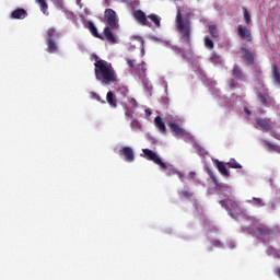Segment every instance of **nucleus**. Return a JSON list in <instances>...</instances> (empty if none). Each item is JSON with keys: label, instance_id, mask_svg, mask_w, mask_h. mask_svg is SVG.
Returning <instances> with one entry per match:
<instances>
[{"label": "nucleus", "instance_id": "a19ab883", "mask_svg": "<svg viewBox=\"0 0 280 280\" xmlns=\"http://www.w3.org/2000/svg\"><path fill=\"white\" fill-rule=\"evenodd\" d=\"M129 104H131L132 108H137L139 106V103L136 98H128Z\"/></svg>", "mask_w": 280, "mask_h": 280}, {"label": "nucleus", "instance_id": "ea45409f", "mask_svg": "<svg viewBox=\"0 0 280 280\" xmlns=\"http://www.w3.org/2000/svg\"><path fill=\"white\" fill-rule=\"evenodd\" d=\"M211 244H212V246H214L215 248H223V246H224V245L222 244V242L219 241V240L212 241Z\"/></svg>", "mask_w": 280, "mask_h": 280}, {"label": "nucleus", "instance_id": "c9c22d12", "mask_svg": "<svg viewBox=\"0 0 280 280\" xmlns=\"http://www.w3.org/2000/svg\"><path fill=\"white\" fill-rule=\"evenodd\" d=\"M92 100H96V102H100L101 104H106V101L102 100V96L95 92L90 93Z\"/></svg>", "mask_w": 280, "mask_h": 280}, {"label": "nucleus", "instance_id": "09e8293b", "mask_svg": "<svg viewBox=\"0 0 280 280\" xmlns=\"http://www.w3.org/2000/svg\"><path fill=\"white\" fill-rule=\"evenodd\" d=\"M275 273H276L277 277H279V279H280V268L276 269Z\"/></svg>", "mask_w": 280, "mask_h": 280}, {"label": "nucleus", "instance_id": "2eb2a0df", "mask_svg": "<svg viewBox=\"0 0 280 280\" xmlns=\"http://www.w3.org/2000/svg\"><path fill=\"white\" fill-rule=\"evenodd\" d=\"M232 75L233 78H236V80H241V82H246V75H244L242 68H240L237 65L233 66Z\"/></svg>", "mask_w": 280, "mask_h": 280}, {"label": "nucleus", "instance_id": "2f4dec72", "mask_svg": "<svg viewBox=\"0 0 280 280\" xmlns=\"http://www.w3.org/2000/svg\"><path fill=\"white\" fill-rule=\"evenodd\" d=\"M203 45L206 49H209L210 51L213 49V47H215V44L211 38H209V36L203 37Z\"/></svg>", "mask_w": 280, "mask_h": 280}, {"label": "nucleus", "instance_id": "3c124183", "mask_svg": "<svg viewBox=\"0 0 280 280\" xmlns=\"http://www.w3.org/2000/svg\"><path fill=\"white\" fill-rule=\"evenodd\" d=\"M208 250H210V252L213 250V247H210Z\"/></svg>", "mask_w": 280, "mask_h": 280}, {"label": "nucleus", "instance_id": "58836bf2", "mask_svg": "<svg viewBox=\"0 0 280 280\" xmlns=\"http://www.w3.org/2000/svg\"><path fill=\"white\" fill-rule=\"evenodd\" d=\"M266 144H267V147H269L271 150H273V152H277L278 154H280V147H279V145L273 144V143H271V142H267Z\"/></svg>", "mask_w": 280, "mask_h": 280}, {"label": "nucleus", "instance_id": "0eeeda50", "mask_svg": "<svg viewBox=\"0 0 280 280\" xmlns=\"http://www.w3.org/2000/svg\"><path fill=\"white\" fill-rule=\"evenodd\" d=\"M237 36L241 38V40H246V43L253 42V34L250 33V28H248V26H243L240 24L237 26Z\"/></svg>", "mask_w": 280, "mask_h": 280}, {"label": "nucleus", "instance_id": "412c9836", "mask_svg": "<svg viewBox=\"0 0 280 280\" xmlns=\"http://www.w3.org/2000/svg\"><path fill=\"white\" fill-rule=\"evenodd\" d=\"M26 16H27V11L25 9H15L11 13V19L21 20V19H25Z\"/></svg>", "mask_w": 280, "mask_h": 280}, {"label": "nucleus", "instance_id": "8fccbe9b", "mask_svg": "<svg viewBox=\"0 0 280 280\" xmlns=\"http://www.w3.org/2000/svg\"><path fill=\"white\" fill-rule=\"evenodd\" d=\"M245 113H247L248 115H250V112L248 110V108H245Z\"/></svg>", "mask_w": 280, "mask_h": 280}, {"label": "nucleus", "instance_id": "dca6fc26", "mask_svg": "<svg viewBox=\"0 0 280 280\" xmlns=\"http://www.w3.org/2000/svg\"><path fill=\"white\" fill-rule=\"evenodd\" d=\"M257 98L259 100L260 104H262V106H269L272 104V97H270L268 93L258 92Z\"/></svg>", "mask_w": 280, "mask_h": 280}, {"label": "nucleus", "instance_id": "6e6552de", "mask_svg": "<svg viewBox=\"0 0 280 280\" xmlns=\"http://www.w3.org/2000/svg\"><path fill=\"white\" fill-rule=\"evenodd\" d=\"M142 152L147 161H152L153 163H155V165H162L163 167H165V162H163V160L159 158V154H156V152L150 149H143Z\"/></svg>", "mask_w": 280, "mask_h": 280}, {"label": "nucleus", "instance_id": "a18cd8bd", "mask_svg": "<svg viewBox=\"0 0 280 280\" xmlns=\"http://www.w3.org/2000/svg\"><path fill=\"white\" fill-rule=\"evenodd\" d=\"M229 86H230V89H235V86H236V84H235V80H231L230 82H229Z\"/></svg>", "mask_w": 280, "mask_h": 280}, {"label": "nucleus", "instance_id": "5701e85b", "mask_svg": "<svg viewBox=\"0 0 280 280\" xmlns=\"http://www.w3.org/2000/svg\"><path fill=\"white\" fill-rule=\"evenodd\" d=\"M159 167H161L164 171L166 176H175V174H176V168L172 165H167L166 163H164V166L159 165Z\"/></svg>", "mask_w": 280, "mask_h": 280}, {"label": "nucleus", "instance_id": "20e7f679", "mask_svg": "<svg viewBox=\"0 0 280 280\" xmlns=\"http://www.w3.org/2000/svg\"><path fill=\"white\" fill-rule=\"evenodd\" d=\"M126 62L131 71V73H136L140 80H143L145 78V73L148 72V68H145L147 63L145 61H141L140 63H137V60L126 58Z\"/></svg>", "mask_w": 280, "mask_h": 280}, {"label": "nucleus", "instance_id": "f8f14e48", "mask_svg": "<svg viewBox=\"0 0 280 280\" xmlns=\"http://www.w3.org/2000/svg\"><path fill=\"white\" fill-rule=\"evenodd\" d=\"M154 126L161 132V135H167V127L165 126V121L161 116H156L154 118Z\"/></svg>", "mask_w": 280, "mask_h": 280}, {"label": "nucleus", "instance_id": "f257e3e1", "mask_svg": "<svg viewBox=\"0 0 280 280\" xmlns=\"http://www.w3.org/2000/svg\"><path fill=\"white\" fill-rule=\"evenodd\" d=\"M93 58L95 60L94 75L97 82H101V84H106L107 86L115 84V82H117V72L113 67V63L104 59H100L97 55H93Z\"/></svg>", "mask_w": 280, "mask_h": 280}, {"label": "nucleus", "instance_id": "bb28decb", "mask_svg": "<svg viewBox=\"0 0 280 280\" xmlns=\"http://www.w3.org/2000/svg\"><path fill=\"white\" fill-rule=\"evenodd\" d=\"M210 62H212V65H222V57L218 55V52L212 51L210 54Z\"/></svg>", "mask_w": 280, "mask_h": 280}, {"label": "nucleus", "instance_id": "de8ad7c7", "mask_svg": "<svg viewBox=\"0 0 280 280\" xmlns=\"http://www.w3.org/2000/svg\"><path fill=\"white\" fill-rule=\"evenodd\" d=\"M188 178H191L192 180H195V178H196V172H189Z\"/></svg>", "mask_w": 280, "mask_h": 280}, {"label": "nucleus", "instance_id": "6ab92c4d", "mask_svg": "<svg viewBox=\"0 0 280 280\" xmlns=\"http://www.w3.org/2000/svg\"><path fill=\"white\" fill-rule=\"evenodd\" d=\"M106 102L110 108H117V96L112 91L107 92Z\"/></svg>", "mask_w": 280, "mask_h": 280}, {"label": "nucleus", "instance_id": "f3484780", "mask_svg": "<svg viewBox=\"0 0 280 280\" xmlns=\"http://www.w3.org/2000/svg\"><path fill=\"white\" fill-rule=\"evenodd\" d=\"M88 30L94 36V38H100V40H104V36L102 34H98L97 26L92 21L88 22Z\"/></svg>", "mask_w": 280, "mask_h": 280}, {"label": "nucleus", "instance_id": "423d86ee", "mask_svg": "<svg viewBox=\"0 0 280 280\" xmlns=\"http://www.w3.org/2000/svg\"><path fill=\"white\" fill-rule=\"evenodd\" d=\"M105 20L112 30H117V27H119V24L117 23V12H115V10L106 9Z\"/></svg>", "mask_w": 280, "mask_h": 280}, {"label": "nucleus", "instance_id": "9d476101", "mask_svg": "<svg viewBox=\"0 0 280 280\" xmlns=\"http://www.w3.org/2000/svg\"><path fill=\"white\" fill-rule=\"evenodd\" d=\"M255 233H257L260 237H270L272 234V230L270 226L264 224V223H258L254 228Z\"/></svg>", "mask_w": 280, "mask_h": 280}, {"label": "nucleus", "instance_id": "9b49d317", "mask_svg": "<svg viewBox=\"0 0 280 280\" xmlns=\"http://www.w3.org/2000/svg\"><path fill=\"white\" fill-rule=\"evenodd\" d=\"M133 19L137 20V22L140 25H143L144 27H150V22L148 21V16L145 15V12H143L142 10H136L132 13Z\"/></svg>", "mask_w": 280, "mask_h": 280}, {"label": "nucleus", "instance_id": "79ce46f5", "mask_svg": "<svg viewBox=\"0 0 280 280\" xmlns=\"http://www.w3.org/2000/svg\"><path fill=\"white\" fill-rule=\"evenodd\" d=\"M208 175L210 176L212 183L215 184L218 182V178L215 177V174L213 173V171L209 170Z\"/></svg>", "mask_w": 280, "mask_h": 280}, {"label": "nucleus", "instance_id": "7ed1b4c3", "mask_svg": "<svg viewBox=\"0 0 280 280\" xmlns=\"http://www.w3.org/2000/svg\"><path fill=\"white\" fill-rule=\"evenodd\" d=\"M54 38H60V32L56 31V27H49L47 30V37H46V51L48 54H58V44Z\"/></svg>", "mask_w": 280, "mask_h": 280}, {"label": "nucleus", "instance_id": "4468645a", "mask_svg": "<svg viewBox=\"0 0 280 280\" xmlns=\"http://www.w3.org/2000/svg\"><path fill=\"white\" fill-rule=\"evenodd\" d=\"M166 47L168 49H172L174 51V54H176L177 56H182L183 60L187 59V51H185V49L178 47V46H174L170 43H166Z\"/></svg>", "mask_w": 280, "mask_h": 280}, {"label": "nucleus", "instance_id": "b1692460", "mask_svg": "<svg viewBox=\"0 0 280 280\" xmlns=\"http://www.w3.org/2000/svg\"><path fill=\"white\" fill-rule=\"evenodd\" d=\"M256 122L259 127L262 128V130H272V125H270V122L264 118L257 119Z\"/></svg>", "mask_w": 280, "mask_h": 280}, {"label": "nucleus", "instance_id": "4c0bfd02", "mask_svg": "<svg viewBox=\"0 0 280 280\" xmlns=\"http://www.w3.org/2000/svg\"><path fill=\"white\" fill-rule=\"evenodd\" d=\"M130 128H131V130H137V129L141 128V122H139V120H137V119H132L130 122Z\"/></svg>", "mask_w": 280, "mask_h": 280}, {"label": "nucleus", "instance_id": "4be33fe9", "mask_svg": "<svg viewBox=\"0 0 280 280\" xmlns=\"http://www.w3.org/2000/svg\"><path fill=\"white\" fill-rule=\"evenodd\" d=\"M103 34L105 36V39L107 40V43H117V38H115V35L113 34V31H110V27H105L103 31Z\"/></svg>", "mask_w": 280, "mask_h": 280}, {"label": "nucleus", "instance_id": "49530a36", "mask_svg": "<svg viewBox=\"0 0 280 280\" xmlns=\"http://www.w3.org/2000/svg\"><path fill=\"white\" fill-rule=\"evenodd\" d=\"M175 174L178 175L179 180H182V183H183L184 182L183 178L185 177V175L183 173H180V172H177V171H176Z\"/></svg>", "mask_w": 280, "mask_h": 280}, {"label": "nucleus", "instance_id": "a211bd4d", "mask_svg": "<svg viewBox=\"0 0 280 280\" xmlns=\"http://www.w3.org/2000/svg\"><path fill=\"white\" fill-rule=\"evenodd\" d=\"M214 163L220 174H222V176H231V173H229V170L226 168V164H224V162H220V160H214Z\"/></svg>", "mask_w": 280, "mask_h": 280}, {"label": "nucleus", "instance_id": "603ef678", "mask_svg": "<svg viewBox=\"0 0 280 280\" xmlns=\"http://www.w3.org/2000/svg\"><path fill=\"white\" fill-rule=\"evenodd\" d=\"M77 3L80 4V0H77Z\"/></svg>", "mask_w": 280, "mask_h": 280}, {"label": "nucleus", "instance_id": "1a4fd4ad", "mask_svg": "<svg viewBox=\"0 0 280 280\" xmlns=\"http://www.w3.org/2000/svg\"><path fill=\"white\" fill-rule=\"evenodd\" d=\"M118 154L119 156H124L127 163H132V161H135V151L130 147H120Z\"/></svg>", "mask_w": 280, "mask_h": 280}, {"label": "nucleus", "instance_id": "7c9ffc66", "mask_svg": "<svg viewBox=\"0 0 280 280\" xmlns=\"http://www.w3.org/2000/svg\"><path fill=\"white\" fill-rule=\"evenodd\" d=\"M36 2L38 3V5L40 8V12H43V14H47V10H49V4H47V1L36 0Z\"/></svg>", "mask_w": 280, "mask_h": 280}, {"label": "nucleus", "instance_id": "ddd939ff", "mask_svg": "<svg viewBox=\"0 0 280 280\" xmlns=\"http://www.w3.org/2000/svg\"><path fill=\"white\" fill-rule=\"evenodd\" d=\"M168 128L171 131L174 132L175 137H185V129H183L176 122H170Z\"/></svg>", "mask_w": 280, "mask_h": 280}, {"label": "nucleus", "instance_id": "e433bc0d", "mask_svg": "<svg viewBox=\"0 0 280 280\" xmlns=\"http://www.w3.org/2000/svg\"><path fill=\"white\" fill-rule=\"evenodd\" d=\"M125 117L126 119H132V117H135V110L130 109V107H126Z\"/></svg>", "mask_w": 280, "mask_h": 280}, {"label": "nucleus", "instance_id": "cd10ccee", "mask_svg": "<svg viewBox=\"0 0 280 280\" xmlns=\"http://www.w3.org/2000/svg\"><path fill=\"white\" fill-rule=\"evenodd\" d=\"M272 78L276 84L280 86V72H279V67H277V65L272 66Z\"/></svg>", "mask_w": 280, "mask_h": 280}, {"label": "nucleus", "instance_id": "c85d7f7f", "mask_svg": "<svg viewBox=\"0 0 280 280\" xmlns=\"http://www.w3.org/2000/svg\"><path fill=\"white\" fill-rule=\"evenodd\" d=\"M214 187L218 189V191H231V186L219 183L218 180L214 183Z\"/></svg>", "mask_w": 280, "mask_h": 280}, {"label": "nucleus", "instance_id": "393cba45", "mask_svg": "<svg viewBox=\"0 0 280 280\" xmlns=\"http://www.w3.org/2000/svg\"><path fill=\"white\" fill-rule=\"evenodd\" d=\"M208 32L212 38H220V31H218V26L215 24L209 25Z\"/></svg>", "mask_w": 280, "mask_h": 280}, {"label": "nucleus", "instance_id": "f03ea898", "mask_svg": "<svg viewBox=\"0 0 280 280\" xmlns=\"http://www.w3.org/2000/svg\"><path fill=\"white\" fill-rule=\"evenodd\" d=\"M175 27L176 32L180 34V40L186 43L188 47H191V21L183 16L180 9L176 12Z\"/></svg>", "mask_w": 280, "mask_h": 280}, {"label": "nucleus", "instance_id": "c03bdc74", "mask_svg": "<svg viewBox=\"0 0 280 280\" xmlns=\"http://www.w3.org/2000/svg\"><path fill=\"white\" fill-rule=\"evenodd\" d=\"M144 113L147 118H150L152 116V110L150 108H147Z\"/></svg>", "mask_w": 280, "mask_h": 280}, {"label": "nucleus", "instance_id": "37998d69", "mask_svg": "<svg viewBox=\"0 0 280 280\" xmlns=\"http://www.w3.org/2000/svg\"><path fill=\"white\" fill-rule=\"evenodd\" d=\"M55 3H57V5H59V8L65 7V0H55Z\"/></svg>", "mask_w": 280, "mask_h": 280}, {"label": "nucleus", "instance_id": "f704fd0d", "mask_svg": "<svg viewBox=\"0 0 280 280\" xmlns=\"http://www.w3.org/2000/svg\"><path fill=\"white\" fill-rule=\"evenodd\" d=\"M179 194H180V196H183L187 200H189L190 198H194V192L189 189V187H187L186 189L182 190Z\"/></svg>", "mask_w": 280, "mask_h": 280}, {"label": "nucleus", "instance_id": "72a5a7b5", "mask_svg": "<svg viewBox=\"0 0 280 280\" xmlns=\"http://www.w3.org/2000/svg\"><path fill=\"white\" fill-rule=\"evenodd\" d=\"M228 166L231 167L232 170H242V165L240 163H237V161L235 159H231L228 162Z\"/></svg>", "mask_w": 280, "mask_h": 280}, {"label": "nucleus", "instance_id": "a878e982", "mask_svg": "<svg viewBox=\"0 0 280 280\" xmlns=\"http://www.w3.org/2000/svg\"><path fill=\"white\" fill-rule=\"evenodd\" d=\"M248 205H253V207H266L264 199L254 197L253 199L247 200Z\"/></svg>", "mask_w": 280, "mask_h": 280}, {"label": "nucleus", "instance_id": "c756f323", "mask_svg": "<svg viewBox=\"0 0 280 280\" xmlns=\"http://www.w3.org/2000/svg\"><path fill=\"white\" fill-rule=\"evenodd\" d=\"M148 19L153 22L155 27H161V18L156 14H149Z\"/></svg>", "mask_w": 280, "mask_h": 280}, {"label": "nucleus", "instance_id": "473e14b6", "mask_svg": "<svg viewBox=\"0 0 280 280\" xmlns=\"http://www.w3.org/2000/svg\"><path fill=\"white\" fill-rule=\"evenodd\" d=\"M243 16L247 27H250V21H252L250 13H248V9L244 7H243Z\"/></svg>", "mask_w": 280, "mask_h": 280}, {"label": "nucleus", "instance_id": "39448f33", "mask_svg": "<svg viewBox=\"0 0 280 280\" xmlns=\"http://www.w3.org/2000/svg\"><path fill=\"white\" fill-rule=\"evenodd\" d=\"M219 205H221V207H223L224 210L228 211L229 215H231V218H237V202L233 201L231 199L228 200H220Z\"/></svg>", "mask_w": 280, "mask_h": 280}, {"label": "nucleus", "instance_id": "aec40b11", "mask_svg": "<svg viewBox=\"0 0 280 280\" xmlns=\"http://www.w3.org/2000/svg\"><path fill=\"white\" fill-rule=\"evenodd\" d=\"M241 51L243 54V58H245V60L249 62V65H253L255 62V56L253 55V52H250V50H248V48L242 47Z\"/></svg>", "mask_w": 280, "mask_h": 280}]
</instances>
